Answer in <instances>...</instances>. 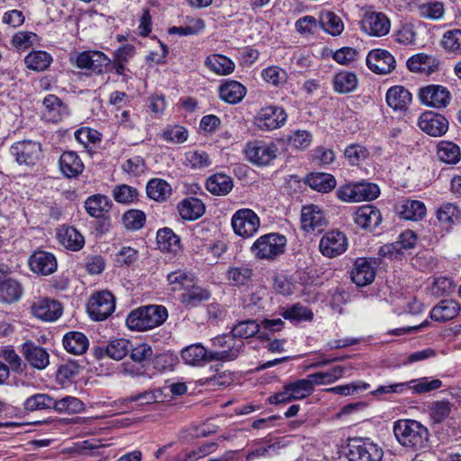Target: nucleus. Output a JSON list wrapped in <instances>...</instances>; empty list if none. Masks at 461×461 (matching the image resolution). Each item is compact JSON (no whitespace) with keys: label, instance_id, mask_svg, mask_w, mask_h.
I'll return each instance as SVG.
<instances>
[{"label":"nucleus","instance_id":"c9c22d12","mask_svg":"<svg viewBox=\"0 0 461 461\" xmlns=\"http://www.w3.org/2000/svg\"><path fill=\"white\" fill-rule=\"evenodd\" d=\"M387 104L395 111L405 110L411 102V93L401 86L391 87L386 93Z\"/></svg>","mask_w":461,"mask_h":461},{"label":"nucleus","instance_id":"5fc2aeb1","mask_svg":"<svg viewBox=\"0 0 461 461\" xmlns=\"http://www.w3.org/2000/svg\"><path fill=\"white\" fill-rule=\"evenodd\" d=\"M264 81L274 86H280L286 83L288 75L286 71L277 66H270L261 72Z\"/></svg>","mask_w":461,"mask_h":461},{"label":"nucleus","instance_id":"e433bc0d","mask_svg":"<svg viewBox=\"0 0 461 461\" xmlns=\"http://www.w3.org/2000/svg\"><path fill=\"white\" fill-rule=\"evenodd\" d=\"M332 83L335 92L348 94L357 89L358 79L354 72L341 70L334 75Z\"/></svg>","mask_w":461,"mask_h":461},{"label":"nucleus","instance_id":"864d4df0","mask_svg":"<svg viewBox=\"0 0 461 461\" xmlns=\"http://www.w3.org/2000/svg\"><path fill=\"white\" fill-rule=\"evenodd\" d=\"M418 14L420 17L429 20H440L445 14L444 5L438 1H429L418 5Z\"/></svg>","mask_w":461,"mask_h":461},{"label":"nucleus","instance_id":"a19ab883","mask_svg":"<svg viewBox=\"0 0 461 461\" xmlns=\"http://www.w3.org/2000/svg\"><path fill=\"white\" fill-rule=\"evenodd\" d=\"M111 203L108 197L103 194H94L85 202L86 212L95 218L103 217L109 211Z\"/></svg>","mask_w":461,"mask_h":461},{"label":"nucleus","instance_id":"2eb2a0df","mask_svg":"<svg viewBox=\"0 0 461 461\" xmlns=\"http://www.w3.org/2000/svg\"><path fill=\"white\" fill-rule=\"evenodd\" d=\"M75 63L78 68L88 69L100 75L111 63V59L101 51H83L76 55Z\"/></svg>","mask_w":461,"mask_h":461},{"label":"nucleus","instance_id":"4d7b16f0","mask_svg":"<svg viewBox=\"0 0 461 461\" xmlns=\"http://www.w3.org/2000/svg\"><path fill=\"white\" fill-rule=\"evenodd\" d=\"M185 165L194 168L201 169L211 165V159L208 153L203 150H190L185 154Z\"/></svg>","mask_w":461,"mask_h":461},{"label":"nucleus","instance_id":"1a4fd4ad","mask_svg":"<svg viewBox=\"0 0 461 461\" xmlns=\"http://www.w3.org/2000/svg\"><path fill=\"white\" fill-rule=\"evenodd\" d=\"M10 153L18 164L33 166L42 156L41 144L31 140L16 141L11 146Z\"/></svg>","mask_w":461,"mask_h":461},{"label":"nucleus","instance_id":"393cba45","mask_svg":"<svg viewBox=\"0 0 461 461\" xmlns=\"http://www.w3.org/2000/svg\"><path fill=\"white\" fill-rule=\"evenodd\" d=\"M43 116L47 121L58 122L68 114L66 104L56 95H48L42 101Z\"/></svg>","mask_w":461,"mask_h":461},{"label":"nucleus","instance_id":"f3484780","mask_svg":"<svg viewBox=\"0 0 461 461\" xmlns=\"http://www.w3.org/2000/svg\"><path fill=\"white\" fill-rule=\"evenodd\" d=\"M320 251L327 258H335L347 250L348 239L340 231H329L320 240Z\"/></svg>","mask_w":461,"mask_h":461},{"label":"nucleus","instance_id":"052dcab7","mask_svg":"<svg viewBox=\"0 0 461 461\" xmlns=\"http://www.w3.org/2000/svg\"><path fill=\"white\" fill-rule=\"evenodd\" d=\"M344 156L351 166H358L369 156V151L360 144H350L344 151Z\"/></svg>","mask_w":461,"mask_h":461},{"label":"nucleus","instance_id":"7ed1b4c3","mask_svg":"<svg viewBox=\"0 0 461 461\" xmlns=\"http://www.w3.org/2000/svg\"><path fill=\"white\" fill-rule=\"evenodd\" d=\"M442 386V382L437 378L430 377H420L417 379H411L408 382L404 383H395L388 385H381L376 390L372 392L374 395L378 394H388V393H397L401 394L409 390H411L413 393L422 394L426 393H429L431 391L437 390Z\"/></svg>","mask_w":461,"mask_h":461},{"label":"nucleus","instance_id":"0eeeda50","mask_svg":"<svg viewBox=\"0 0 461 461\" xmlns=\"http://www.w3.org/2000/svg\"><path fill=\"white\" fill-rule=\"evenodd\" d=\"M86 309L93 321H104L113 312L115 309V298L108 291L98 292L90 297Z\"/></svg>","mask_w":461,"mask_h":461},{"label":"nucleus","instance_id":"338daca9","mask_svg":"<svg viewBox=\"0 0 461 461\" xmlns=\"http://www.w3.org/2000/svg\"><path fill=\"white\" fill-rule=\"evenodd\" d=\"M417 32L415 25L411 23H406L401 25V27L395 32V41L403 45H412L416 41Z\"/></svg>","mask_w":461,"mask_h":461},{"label":"nucleus","instance_id":"f704fd0d","mask_svg":"<svg viewBox=\"0 0 461 461\" xmlns=\"http://www.w3.org/2000/svg\"><path fill=\"white\" fill-rule=\"evenodd\" d=\"M253 269L249 265L231 266L226 272V278L231 286H246L251 281Z\"/></svg>","mask_w":461,"mask_h":461},{"label":"nucleus","instance_id":"3c124183","mask_svg":"<svg viewBox=\"0 0 461 461\" xmlns=\"http://www.w3.org/2000/svg\"><path fill=\"white\" fill-rule=\"evenodd\" d=\"M52 62L51 56L46 51L37 50L29 53L24 63L29 69L35 71H43L47 69Z\"/></svg>","mask_w":461,"mask_h":461},{"label":"nucleus","instance_id":"ddd939ff","mask_svg":"<svg viewBox=\"0 0 461 461\" xmlns=\"http://www.w3.org/2000/svg\"><path fill=\"white\" fill-rule=\"evenodd\" d=\"M181 357L185 364L192 366H200L214 360L213 358H230L232 356H222V353H211L202 344L196 343L183 348Z\"/></svg>","mask_w":461,"mask_h":461},{"label":"nucleus","instance_id":"0e129e2a","mask_svg":"<svg viewBox=\"0 0 461 461\" xmlns=\"http://www.w3.org/2000/svg\"><path fill=\"white\" fill-rule=\"evenodd\" d=\"M146 221V215L140 210H129L122 216V222L127 230H138Z\"/></svg>","mask_w":461,"mask_h":461},{"label":"nucleus","instance_id":"e2e57ef3","mask_svg":"<svg viewBox=\"0 0 461 461\" xmlns=\"http://www.w3.org/2000/svg\"><path fill=\"white\" fill-rule=\"evenodd\" d=\"M441 45L447 51L461 54V30L453 29L446 32Z\"/></svg>","mask_w":461,"mask_h":461},{"label":"nucleus","instance_id":"f8f14e48","mask_svg":"<svg viewBox=\"0 0 461 461\" xmlns=\"http://www.w3.org/2000/svg\"><path fill=\"white\" fill-rule=\"evenodd\" d=\"M286 119L287 114L282 107L266 106L254 117V123L261 131H272L282 127Z\"/></svg>","mask_w":461,"mask_h":461},{"label":"nucleus","instance_id":"774afa93","mask_svg":"<svg viewBox=\"0 0 461 461\" xmlns=\"http://www.w3.org/2000/svg\"><path fill=\"white\" fill-rule=\"evenodd\" d=\"M451 403L448 401H437L429 407L430 418L437 423L442 422L451 412Z\"/></svg>","mask_w":461,"mask_h":461},{"label":"nucleus","instance_id":"6e6d98bb","mask_svg":"<svg viewBox=\"0 0 461 461\" xmlns=\"http://www.w3.org/2000/svg\"><path fill=\"white\" fill-rule=\"evenodd\" d=\"M55 399L46 393H36L24 402V408L29 411L53 408Z\"/></svg>","mask_w":461,"mask_h":461},{"label":"nucleus","instance_id":"39448f33","mask_svg":"<svg viewBox=\"0 0 461 461\" xmlns=\"http://www.w3.org/2000/svg\"><path fill=\"white\" fill-rule=\"evenodd\" d=\"M243 153L246 159L251 164L266 167L276 158L278 147L274 141L253 140L247 142Z\"/></svg>","mask_w":461,"mask_h":461},{"label":"nucleus","instance_id":"a18cd8bd","mask_svg":"<svg viewBox=\"0 0 461 461\" xmlns=\"http://www.w3.org/2000/svg\"><path fill=\"white\" fill-rule=\"evenodd\" d=\"M23 293L22 285L15 279L11 278L0 284V302L13 303L20 300Z\"/></svg>","mask_w":461,"mask_h":461},{"label":"nucleus","instance_id":"5701e85b","mask_svg":"<svg viewBox=\"0 0 461 461\" xmlns=\"http://www.w3.org/2000/svg\"><path fill=\"white\" fill-rule=\"evenodd\" d=\"M213 345L216 348H221V350H213L210 351L211 353H222L223 355H230L231 353V357L230 358H213L218 361H230L236 359L243 346L244 343L242 340H236L232 335H222L213 339Z\"/></svg>","mask_w":461,"mask_h":461},{"label":"nucleus","instance_id":"680f3d73","mask_svg":"<svg viewBox=\"0 0 461 461\" xmlns=\"http://www.w3.org/2000/svg\"><path fill=\"white\" fill-rule=\"evenodd\" d=\"M53 409L59 412L77 413L84 410V403L73 396H66L60 400H55Z\"/></svg>","mask_w":461,"mask_h":461},{"label":"nucleus","instance_id":"aec40b11","mask_svg":"<svg viewBox=\"0 0 461 461\" xmlns=\"http://www.w3.org/2000/svg\"><path fill=\"white\" fill-rule=\"evenodd\" d=\"M302 228L307 232L321 231L327 224L323 212L314 204L305 205L301 214Z\"/></svg>","mask_w":461,"mask_h":461},{"label":"nucleus","instance_id":"2f4dec72","mask_svg":"<svg viewBox=\"0 0 461 461\" xmlns=\"http://www.w3.org/2000/svg\"><path fill=\"white\" fill-rule=\"evenodd\" d=\"M62 344L67 352L78 356L86 353L89 341L84 333L69 331L64 335Z\"/></svg>","mask_w":461,"mask_h":461},{"label":"nucleus","instance_id":"c756f323","mask_svg":"<svg viewBox=\"0 0 461 461\" xmlns=\"http://www.w3.org/2000/svg\"><path fill=\"white\" fill-rule=\"evenodd\" d=\"M84 164L76 152L65 151L59 158V169L68 178L79 176L84 170Z\"/></svg>","mask_w":461,"mask_h":461},{"label":"nucleus","instance_id":"c85d7f7f","mask_svg":"<svg viewBox=\"0 0 461 461\" xmlns=\"http://www.w3.org/2000/svg\"><path fill=\"white\" fill-rule=\"evenodd\" d=\"M25 359L37 369H44L50 363L49 353L41 347L27 341L23 345Z\"/></svg>","mask_w":461,"mask_h":461},{"label":"nucleus","instance_id":"cd10ccee","mask_svg":"<svg viewBox=\"0 0 461 461\" xmlns=\"http://www.w3.org/2000/svg\"><path fill=\"white\" fill-rule=\"evenodd\" d=\"M57 239L60 245L72 251H78L85 245L83 235L74 227L59 228L57 231Z\"/></svg>","mask_w":461,"mask_h":461},{"label":"nucleus","instance_id":"58836bf2","mask_svg":"<svg viewBox=\"0 0 461 461\" xmlns=\"http://www.w3.org/2000/svg\"><path fill=\"white\" fill-rule=\"evenodd\" d=\"M319 24L325 32L332 36H339L344 31V23L340 17L330 11L320 14Z\"/></svg>","mask_w":461,"mask_h":461},{"label":"nucleus","instance_id":"603ef678","mask_svg":"<svg viewBox=\"0 0 461 461\" xmlns=\"http://www.w3.org/2000/svg\"><path fill=\"white\" fill-rule=\"evenodd\" d=\"M158 396L159 394L158 395L154 391H145L141 393L119 400V402L124 408L123 411L127 412L131 410L130 403L135 402L137 406H144L157 402Z\"/></svg>","mask_w":461,"mask_h":461},{"label":"nucleus","instance_id":"7c9ffc66","mask_svg":"<svg viewBox=\"0 0 461 461\" xmlns=\"http://www.w3.org/2000/svg\"><path fill=\"white\" fill-rule=\"evenodd\" d=\"M460 310V304L456 301L442 300L433 307L430 317L434 321L445 322L454 319Z\"/></svg>","mask_w":461,"mask_h":461},{"label":"nucleus","instance_id":"f03ea898","mask_svg":"<svg viewBox=\"0 0 461 461\" xmlns=\"http://www.w3.org/2000/svg\"><path fill=\"white\" fill-rule=\"evenodd\" d=\"M167 311L162 305H149L132 311L126 319V324L132 330H147L165 322Z\"/></svg>","mask_w":461,"mask_h":461},{"label":"nucleus","instance_id":"4be33fe9","mask_svg":"<svg viewBox=\"0 0 461 461\" xmlns=\"http://www.w3.org/2000/svg\"><path fill=\"white\" fill-rule=\"evenodd\" d=\"M354 221L362 229L373 230L381 223L382 214L375 206L364 205L355 212Z\"/></svg>","mask_w":461,"mask_h":461},{"label":"nucleus","instance_id":"c03bdc74","mask_svg":"<svg viewBox=\"0 0 461 461\" xmlns=\"http://www.w3.org/2000/svg\"><path fill=\"white\" fill-rule=\"evenodd\" d=\"M438 221L446 227H450L461 217V208L456 203H444L438 208Z\"/></svg>","mask_w":461,"mask_h":461},{"label":"nucleus","instance_id":"a878e982","mask_svg":"<svg viewBox=\"0 0 461 461\" xmlns=\"http://www.w3.org/2000/svg\"><path fill=\"white\" fill-rule=\"evenodd\" d=\"M407 67L413 73L429 76L438 68V61L424 53L413 55L407 60Z\"/></svg>","mask_w":461,"mask_h":461},{"label":"nucleus","instance_id":"bb28decb","mask_svg":"<svg viewBox=\"0 0 461 461\" xmlns=\"http://www.w3.org/2000/svg\"><path fill=\"white\" fill-rule=\"evenodd\" d=\"M397 212L402 219L418 221L425 217L427 208L421 201L404 199L397 205Z\"/></svg>","mask_w":461,"mask_h":461},{"label":"nucleus","instance_id":"4c0bfd02","mask_svg":"<svg viewBox=\"0 0 461 461\" xmlns=\"http://www.w3.org/2000/svg\"><path fill=\"white\" fill-rule=\"evenodd\" d=\"M233 188V180L225 174H214L206 181V189L214 195H226Z\"/></svg>","mask_w":461,"mask_h":461},{"label":"nucleus","instance_id":"dca6fc26","mask_svg":"<svg viewBox=\"0 0 461 461\" xmlns=\"http://www.w3.org/2000/svg\"><path fill=\"white\" fill-rule=\"evenodd\" d=\"M394 57L385 50H372L366 56V65L374 73L386 75L395 68Z\"/></svg>","mask_w":461,"mask_h":461},{"label":"nucleus","instance_id":"de8ad7c7","mask_svg":"<svg viewBox=\"0 0 461 461\" xmlns=\"http://www.w3.org/2000/svg\"><path fill=\"white\" fill-rule=\"evenodd\" d=\"M211 297V293L209 290L195 286L194 283L193 286L186 289L185 293L182 294V303L188 308H194L199 305L201 303L209 300Z\"/></svg>","mask_w":461,"mask_h":461},{"label":"nucleus","instance_id":"a211bd4d","mask_svg":"<svg viewBox=\"0 0 461 461\" xmlns=\"http://www.w3.org/2000/svg\"><path fill=\"white\" fill-rule=\"evenodd\" d=\"M376 266L377 262L374 258H357L351 271V280L357 286L370 285L375 280Z\"/></svg>","mask_w":461,"mask_h":461},{"label":"nucleus","instance_id":"412c9836","mask_svg":"<svg viewBox=\"0 0 461 461\" xmlns=\"http://www.w3.org/2000/svg\"><path fill=\"white\" fill-rule=\"evenodd\" d=\"M419 97L428 106L442 108L449 103L450 95L446 87L430 85L420 90Z\"/></svg>","mask_w":461,"mask_h":461},{"label":"nucleus","instance_id":"b1692460","mask_svg":"<svg viewBox=\"0 0 461 461\" xmlns=\"http://www.w3.org/2000/svg\"><path fill=\"white\" fill-rule=\"evenodd\" d=\"M29 265L34 273L48 276L57 269V260L53 254L46 251H36L29 259Z\"/></svg>","mask_w":461,"mask_h":461},{"label":"nucleus","instance_id":"6ab92c4d","mask_svg":"<svg viewBox=\"0 0 461 461\" xmlns=\"http://www.w3.org/2000/svg\"><path fill=\"white\" fill-rule=\"evenodd\" d=\"M418 125L422 131L433 137L444 135L448 129L447 120L431 112L422 113L419 118Z\"/></svg>","mask_w":461,"mask_h":461},{"label":"nucleus","instance_id":"f257e3e1","mask_svg":"<svg viewBox=\"0 0 461 461\" xmlns=\"http://www.w3.org/2000/svg\"><path fill=\"white\" fill-rule=\"evenodd\" d=\"M393 431L398 443L411 450H423L428 447L429 430L420 421L411 419L394 421Z\"/></svg>","mask_w":461,"mask_h":461},{"label":"nucleus","instance_id":"37998d69","mask_svg":"<svg viewBox=\"0 0 461 461\" xmlns=\"http://www.w3.org/2000/svg\"><path fill=\"white\" fill-rule=\"evenodd\" d=\"M172 188L170 185L159 178H153L149 180L146 186L148 196L157 202L166 201L171 194Z\"/></svg>","mask_w":461,"mask_h":461},{"label":"nucleus","instance_id":"79ce46f5","mask_svg":"<svg viewBox=\"0 0 461 461\" xmlns=\"http://www.w3.org/2000/svg\"><path fill=\"white\" fill-rule=\"evenodd\" d=\"M437 156L446 164H457L461 159V150L456 144L441 140L437 146Z\"/></svg>","mask_w":461,"mask_h":461},{"label":"nucleus","instance_id":"ea45409f","mask_svg":"<svg viewBox=\"0 0 461 461\" xmlns=\"http://www.w3.org/2000/svg\"><path fill=\"white\" fill-rule=\"evenodd\" d=\"M157 242L161 250L177 252L181 248V240L171 229H160L157 232Z\"/></svg>","mask_w":461,"mask_h":461},{"label":"nucleus","instance_id":"20e7f679","mask_svg":"<svg viewBox=\"0 0 461 461\" xmlns=\"http://www.w3.org/2000/svg\"><path fill=\"white\" fill-rule=\"evenodd\" d=\"M286 243L285 236L271 232L258 238L250 249L256 258L271 260L285 252Z\"/></svg>","mask_w":461,"mask_h":461},{"label":"nucleus","instance_id":"473e14b6","mask_svg":"<svg viewBox=\"0 0 461 461\" xmlns=\"http://www.w3.org/2000/svg\"><path fill=\"white\" fill-rule=\"evenodd\" d=\"M177 210L184 220L194 221L204 213L205 207L200 199L188 197L178 203Z\"/></svg>","mask_w":461,"mask_h":461},{"label":"nucleus","instance_id":"4468645a","mask_svg":"<svg viewBox=\"0 0 461 461\" xmlns=\"http://www.w3.org/2000/svg\"><path fill=\"white\" fill-rule=\"evenodd\" d=\"M32 314L43 321H55L62 314L60 303L50 298H37L31 306Z\"/></svg>","mask_w":461,"mask_h":461},{"label":"nucleus","instance_id":"13d9d810","mask_svg":"<svg viewBox=\"0 0 461 461\" xmlns=\"http://www.w3.org/2000/svg\"><path fill=\"white\" fill-rule=\"evenodd\" d=\"M130 349L131 343L128 339H116L109 342L105 352L109 357L114 360H121L129 353Z\"/></svg>","mask_w":461,"mask_h":461},{"label":"nucleus","instance_id":"423d86ee","mask_svg":"<svg viewBox=\"0 0 461 461\" xmlns=\"http://www.w3.org/2000/svg\"><path fill=\"white\" fill-rule=\"evenodd\" d=\"M359 25L361 32L371 37H384L391 30L389 17L384 13L375 10L366 11L362 15Z\"/></svg>","mask_w":461,"mask_h":461},{"label":"nucleus","instance_id":"49530a36","mask_svg":"<svg viewBox=\"0 0 461 461\" xmlns=\"http://www.w3.org/2000/svg\"><path fill=\"white\" fill-rule=\"evenodd\" d=\"M206 67L217 75H229L233 72L235 65L229 58L214 54L205 59Z\"/></svg>","mask_w":461,"mask_h":461},{"label":"nucleus","instance_id":"9b49d317","mask_svg":"<svg viewBox=\"0 0 461 461\" xmlns=\"http://www.w3.org/2000/svg\"><path fill=\"white\" fill-rule=\"evenodd\" d=\"M312 391L305 379H299L285 384L284 390L269 397L271 404L287 403L292 401L303 400L312 394Z\"/></svg>","mask_w":461,"mask_h":461},{"label":"nucleus","instance_id":"9d476101","mask_svg":"<svg viewBox=\"0 0 461 461\" xmlns=\"http://www.w3.org/2000/svg\"><path fill=\"white\" fill-rule=\"evenodd\" d=\"M383 455V449L368 439H354L348 445L349 461H381Z\"/></svg>","mask_w":461,"mask_h":461},{"label":"nucleus","instance_id":"bf43d9fd","mask_svg":"<svg viewBox=\"0 0 461 461\" xmlns=\"http://www.w3.org/2000/svg\"><path fill=\"white\" fill-rule=\"evenodd\" d=\"M138 190L131 185H118L113 189V196L117 203L129 204L138 200Z\"/></svg>","mask_w":461,"mask_h":461},{"label":"nucleus","instance_id":"72a5a7b5","mask_svg":"<svg viewBox=\"0 0 461 461\" xmlns=\"http://www.w3.org/2000/svg\"><path fill=\"white\" fill-rule=\"evenodd\" d=\"M246 95V87L238 81H226L219 87L220 98L229 104L241 102Z\"/></svg>","mask_w":461,"mask_h":461},{"label":"nucleus","instance_id":"6e6552de","mask_svg":"<svg viewBox=\"0 0 461 461\" xmlns=\"http://www.w3.org/2000/svg\"><path fill=\"white\" fill-rule=\"evenodd\" d=\"M231 226L237 235L250 238L258 232L260 220L253 210L240 209L231 217Z\"/></svg>","mask_w":461,"mask_h":461},{"label":"nucleus","instance_id":"09e8293b","mask_svg":"<svg viewBox=\"0 0 461 461\" xmlns=\"http://www.w3.org/2000/svg\"><path fill=\"white\" fill-rule=\"evenodd\" d=\"M167 281L172 291H185L193 286L194 276L185 270H176L167 275Z\"/></svg>","mask_w":461,"mask_h":461},{"label":"nucleus","instance_id":"8fccbe9b","mask_svg":"<svg viewBox=\"0 0 461 461\" xmlns=\"http://www.w3.org/2000/svg\"><path fill=\"white\" fill-rule=\"evenodd\" d=\"M311 188L321 193H328L336 186L334 176L328 173H313L308 176Z\"/></svg>","mask_w":461,"mask_h":461},{"label":"nucleus","instance_id":"69168bd1","mask_svg":"<svg viewBox=\"0 0 461 461\" xmlns=\"http://www.w3.org/2000/svg\"><path fill=\"white\" fill-rule=\"evenodd\" d=\"M260 325L255 321H244L235 325L231 330L232 336L240 339H248L259 331Z\"/></svg>","mask_w":461,"mask_h":461}]
</instances>
